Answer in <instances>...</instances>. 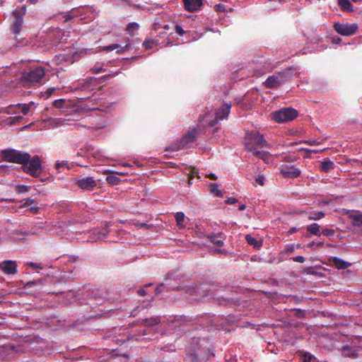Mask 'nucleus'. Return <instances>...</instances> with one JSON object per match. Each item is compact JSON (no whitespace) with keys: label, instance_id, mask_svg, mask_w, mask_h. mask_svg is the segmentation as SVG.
Returning <instances> with one entry per match:
<instances>
[{"label":"nucleus","instance_id":"1","mask_svg":"<svg viewBox=\"0 0 362 362\" xmlns=\"http://www.w3.org/2000/svg\"><path fill=\"white\" fill-rule=\"evenodd\" d=\"M245 145L247 150L252 153L259 149L269 148L270 146L264 139L263 135L255 130L246 134Z\"/></svg>","mask_w":362,"mask_h":362},{"label":"nucleus","instance_id":"2","mask_svg":"<svg viewBox=\"0 0 362 362\" xmlns=\"http://www.w3.org/2000/svg\"><path fill=\"white\" fill-rule=\"evenodd\" d=\"M45 74V69L42 66H37L23 73L21 78L23 86H31L37 83H41Z\"/></svg>","mask_w":362,"mask_h":362},{"label":"nucleus","instance_id":"3","mask_svg":"<svg viewBox=\"0 0 362 362\" xmlns=\"http://www.w3.org/2000/svg\"><path fill=\"white\" fill-rule=\"evenodd\" d=\"M291 69L275 73L267 78L264 84L267 88H275L281 86L291 78Z\"/></svg>","mask_w":362,"mask_h":362},{"label":"nucleus","instance_id":"4","mask_svg":"<svg viewBox=\"0 0 362 362\" xmlns=\"http://www.w3.org/2000/svg\"><path fill=\"white\" fill-rule=\"evenodd\" d=\"M26 6H18L12 12L11 29L13 34H20L23 25V17L26 13Z\"/></svg>","mask_w":362,"mask_h":362},{"label":"nucleus","instance_id":"5","mask_svg":"<svg viewBox=\"0 0 362 362\" xmlns=\"http://www.w3.org/2000/svg\"><path fill=\"white\" fill-rule=\"evenodd\" d=\"M1 153L5 160L23 165L28 163L30 158L29 153H22L15 149H5L1 151Z\"/></svg>","mask_w":362,"mask_h":362},{"label":"nucleus","instance_id":"6","mask_svg":"<svg viewBox=\"0 0 362 362\" xmlns=\"http://www.w3.org/2000/svg\"><path fill=\"white\" fill-rule=\"evenodd\" d=\"M298 116V112L291 107L281 108L271 113V118L278 123L288 122Z\"/></svg>","mask_w":362,"mask_h":362},{"label":"nucleus","instance_id":"7","mask_svg":"<svg viewBox=\"0 0 362 362\" xmlns=\"http://www.w3.org/2000/svg\"><path fill=\"white\" fill-rule=\"evenodd\" d=\"M24 171L30 174L34 177H38L41 173V162L37 156H34L32 159L25 163Z\"/></svg>","mask_w":362,"mask_h":362},{"label":"nucleus","instance_id":"8","mask_svg":"<svg viewBox=\"0 0 362 362\" xmlns=\"http://www.w3.org/2000/svg\"><path fill=\"white\" fill-rule=\"evenodd\" d=\"M358 28V25L356 23H335L334 24V28L336 32L344 36H350L355 34Z\"/></svg>","mask_w":362,"mask_h":362},{"label":"nucleus","instance_id":"9","mask_svg":"<svg viewBox=\"0 0 362 362\" xmlns=\"http://www.w3.org/2000/svg\"><path fill=\"white\" fill-rule=\"evenodd\" d=\"M197 130L192 129L188 132L181 140L175 144L174 150H179L184 148H189L195 142L197 139Z\"/></svg>","mask_w":362,"mask_h":362},{"label":"nucleus","instance_id":"10","mask_svg":"<svg viewBox=\"0 0 362 362\" xmlns=\"http://www.w3.org/2000/svg\"><path fill=\"white\" fill-rule=\"evenodd\" d=\"M280 173L285 178H297L300 175V170L294 165H282L279 168Z\"/></svg>","mask_w":362,"mask_h":362},{"label":"nucleus","instance_id":"11","mask_svg":"<svg viewBox=\"0 0 362 362\" xmlns=\"http://www.w3.org/2000/svg\"><path fill=\"white\" fill-rule=\"evenodd\" d=\"M76 184L81 189L88 191L93 190L97 185V182L93 177L79 178L76 180Z\"/></svg>","mask_w":362,"mask_h":362},{"label":"nucleus","instance_id":"12","mask_svg":"<svg viewBox=\"0 0 362 362\" xmlns=\"http://www.w3.org/2000/svg\"><path fill=\"white\" fill-rule=\"evenodd\" d=\"M231 105L228 103H224L216 112V118L211 123V126H214L218 123V120L226 119L230 113Z\"/></svg>","mask_w":362,"mask_h":362},{"label":"nucleus","instance_id":"13","mask_svg":"<svg viewBox=\"0 0 362 362\" xmlns=\"http://www.w3.org/2000/svg\"><path fill=\"white\" fill-rule=\"evenodd\" d=\"M17 263L13 260H4L0 262V269L6 274H15L17 272Z\"/></svg>","mask_w":362,"mask_h":362},{"label":"nucleus","instance_id":"14","mask_svg":"<svg viewBox=\"0 0 362 362\" xmlns=\"http://www.w3.org/2000/svg\"><path fill=\"white\" fill-rule=\"evenodd\" d=\"M204 0H182L184 8L189 12L200 11L203 6Z\"/></svg>","mask_w":362,"mask_h":362},{"label":"nucleus","instance_id":"15","mask_svg":"<svg viewBox=\"0 0 362 362\" xmlns=\"http://www.w3.org/2000/svg\"><path fill=\"white\" fill-rule=\"evenodd\" d=\"M109 233V229L107 226L102 228L94 229L90 232V235L88 236V241H96L97 240L103 239L106 237Z\"/></svg>","mask_w":362,"mask_h":362},{"label":"nucleus","instance_id":"16","mask_svg":"<svg viewBox=\"0 0 362 362\" xmlns=\"http://www.w3.org/2000/svg\"><path fill=\"white\" fill-rule=\"evenodd\" d=\"M90 9V8L88 7H80L78 8H74L71 11H69L68 13H63L60 14L59 16H62L63 18H64V21L67 22L71 19L78 18L79 16H82V13Z\"/></svg>","mask_w":362,"mask_h":362},{"label":"nucleus","instance_id":"17","mask_svg":"<svg viewBox=\"0 0 362 362\" xmlns=\"http://www.w3.org/2000/svg\"><path fill=\"white\" fill-rule=\"evenodd\" d=\"M34 105L35 103L33 102H30L29 103L18 104L11 109L13 110V114L21 113L23 115H26L30 111L32 106Z\"/></svg>","mask_w":362,"mask_h":362},{"label":"nucleus","instance_id":"18","mask_svg":"<svg viewBox=\"0 0 362 362\" xmlns=\"http://www.w3.org/2000/svg\"><path fill=\"white\" fill-rule=\"evenodd\" d=\"M70 118H52L49 117L47 119V122L49 123V127L52 129H55L59 127H62L66 124V122L70 121Z\"/></svg>","mask_w":362,"mask_h":362},{"label":"nucleus","instance_id":"19","mask_svg":"<svg viewBox=\"0 0 362 362\" xmlns=\"http://www.w3.org/2000/svg\"><path fill=\"white\" fill-rule=\"evenodd\" d=\"M330 261L338 269H345L351 266V263L346 262L338 257H332Z\"/></svg>","mask_w":362,"mask_h":362},{"label":"nucleus","instance_id":"20","mask_svg":"<svg viewBox=\"0 0 362 362\" xmlns=\"http://www.w3.org/2000/svg\"><path fill=\"white\" fill-rule=\"evenodd\" d=\"M129 46H130L129 44H127L124 47H121L118 44H112V45H110L108 46L103 47L102 49L104 50V51H107V52H110V51L117 49V52L118 54H122V53L124 52V51L127 49H128V47Z\"/></svg>","mask_w":362,"mask_h":362},{"label":"nucleus","instance_id":"21","mask_svg":"<svg viewBox=\"0 0 362 362\" xmlns=\"http://www.w3.org/2000/svg\"><path fill=\"white\" fill-rule=\"evenodd\" d=\"M208 238L210 240V241L218 246L221 247L223 245V234L222 233H218L216 234H210L208 235Z\"/></svg>","mask_w":362,"mask_h":362},{"label":"nucleus","instance_id":"22","mask_svg":"<svg viewBox=\"0 0 362 362\" xmlns=\"http://www.w3.org/2000/svg\"><path fill=\"white\" fill-rule=\"evenodd\" d=\"M253 155L255 156L257 158L262 159L266 163H269L271 160V154L266 151H263L262 149H259L253 153Z\"/></svg>","mask_w":362,"mask_h":362},{"label":"nucleus","instance_id":"23","mask_svg":"<svg viewBox=\"0 0 362 362\" xmlns=\"http://www.w3.org/2000/svg\"><path fill=\"white\" fill-rule=\"evenodd\" d=\"M334 163L329 159H325L320 163V170L322 172H328L334 168Z\"/></svg>","mask_w":362,"mask_h":362},{"label":"nucleus","instance_id":"24","mask_svg":"<svg viewBox=\"0 0 362 362\" xmlns=\"http://www.w3.org/2000/svg\"><path fill=\"white\" fill-rule=\"evenodd\" d=\"M296 250V245L295 244H287L285 245L284 248L281 250L279 255L280 257L284 258L285 255H288L293 253Z\"/></svg>","mask_w":362,"mask_h":362},{"label":"nucleus","instance_id":"25","mask_svg":"<svg viewBox=\"0 0 362 362\" xmlns=\"http://www.w3.org/2000/svg\"><path fill=\"white\" fill-rule=\"evenodd\" d=\"M160 322L159 317H153L151 318H146L142 320V323L147 327H151L158 325Z\"/></svg>","mask_w":362,"mask_h":362},{"label":"nucleus","instance_id":"26","mask_svg":"<svg viewBox=\"0 0 362 362\" xmlns=\"http://www.w3.org/2000/svg\"><path fill=\"white\" fill-rule=\"evenodd\" d=\"M307 230L313 235H320V226L317 223H313L307 227Z\"/></svg>","mask_w":362,"mask_h":362},{"label":"nucleus","instance_id":"27","mask_svg":"<svg viewBox=\"0 0 362 362\" xmlns=\"http://www.w3.org/2000/svg\"><path fill=\"white\" fill-rule=\"evenodd\" d=\"M245 240L249 245H252L255 248H259L262 246V243L257 241L251 235H247L245 236Z\"/></svg>","mask_w":362,"mask_h":362},{"label":"nucleus","instance_id":"28","mask_svg":"<svg viewBox=\"0 0 362 362\" xmlns=\"http://www.w3.org/2000/svg\"><path fill=\"white\" fill-rule=\"evenodd\" d=\"M353 220V225L355 226H362V214L356 213L351 215Z\"/></svg>","mask_w":362,"mask_h":362},{"label":"nucleus","instance_id":"29","mask_svg":"<svg viewBox=\"0 0 362 362\" xmlns=\"http://www.w3.org/2000/svg\"><path fill=\"white\" fill-rule=\"evenodd\" d=\"M53 105L54 107L60 109L63 107H68L69 106V103L67 102L65 99H57L53 102Z\"/></svg>","mask_w":362,"mask_h":362},{"label":"nucleus","instance_id":"30","mask_svg":"<svg viewBox=\"0 0 362 362\" xmlns=\"http://www.w3.org/2000/svg\"><path fill=\"white\" fill-rule=\"evenodd\" d=\"M210 192L215 194L216 197H221L223 196V193L221 190L218 188V186L216 183H211L209 185Z\"/></svg>","mask_w":362,"mask_h":362},{"label":"nucleus","instance_id":"31","mask_svg":"<svg viewBox=\"0 0 362 362\" xmlns=\"http://www.w3.org/2000/svg\"><path fill=\"white\" fill-rule=\"evenodd\" d=\"M21 202V204L20 206V208L30 207V206H33V204H37L35 199H34L31 197L24 199Z\"/></svg>","mask_w":362,"mask_h":362},{"label":"nucleus","instance_id":"32","mask_svg":"<svg viewBox=\"0 0 362 362\" xmlns=\"http://www.w3.org/2000/svg\"><path fill=\"white\" fill-rule=\"evenodd\" d=\"M338 2L339 5L344 11H349L352 10L349 0H338Z\"/></svg>","mask_w":362,"mask_h":362},{"label":"nucleus","instance_id":"33","mask_svg":"<svg viewBox=\"0 0 362 362\" xmlns=\"http://www.w3.org/2000/svg\"><path fill=\"white\" fill-rule=\"evenodd\" d=\"M175 220H176L177 226L180 228H183L184 227L183 223H184V220L185 218L184 213L183 212H177L175 214Z\"/></svg>","mask_w":362,"mask_h":362},{"label":"nucleus","instance_id":"34","mask_svg":"<svg viewBox=\"0 0 362 362\" xmlns=\"http://www.w3.org/2000/svg\"><path fill=\"white\" fill-rule=\"evenodd\" d=\"M139 25L137 23L132 22L128 24L126 30L128 33H129L131 35H132L134 31H136L139 29Z\"/></svg>","mask_w":362,"mask_h":362},{"label":"nucleus","instance_id":"35","mask_svg":"<svg viewBox=\"0 0 362 362\" xmlns=\"http://www.w3.org/2000/svg\"><path fill=\"white\" fill-rule=\"evenodd\" d=\"M106 181L108 184H110L112 185H116L119 183V178L115 175H109L107 177Z\"/></svg>","mask_w":362,"mask_h":362},{"label":"nucleus","instance_id":"36","mask_svg":"<svg viewBox=\"0 0 362 362\" xmlns=\"http://www.w3.org/2000/svg\"><path fill=\"white\" fill-rule=\"evenodd\" d=\"M146 329H142L139 330V334L138 336L136 334H129V335L127 337V339L128 340L135 339L136 341H139V340H140L139 337L141 335H142V336L146 335Z\"/></svg>","mask_w":362,"mask_h":362},{"label":"nucleus","instance_id":"37","mask_svg":"<svg viewBox=\"0 0 362 362\" xmlns=\"http://www.w3.org/2000/svg\"><path fill=\"white\" fill-rule=\"evenodd\" d=\"M315 357L310 353H305L302 356V362H314Z\"/></svg>","mask_w":362,"mask_h":362},{"label":"nucleus","instance_id":"38","mask_svg":"<svg viewBox=\"0 0 362 362\" xmlns=\"http://www.w3.org/2000/svg\"><path fill=\"white\" fill-rule=\"evenodd\" d=\"M325 214L322 211H317L314 213L313 215L309 216L308 219L309 220H320L325 217Z\"/></svg>","mask_w":362,"mask_h":362},{"label":"nucleus","instance_id":"39","mask_svg":"<svg viewBox=\"0 0 362 362\" xmlns=\"http://www.w3.org/2000/svg\"><path fill=\"white\" fill-rule=\"evenodd\" d=\"M264 181H265V177L263 175H258L255 177V183L257 185L262 186L264 185Z\"/></svg>","mask_w":362,"mask_h":362},{"label":"nucleus","instance_id":"40","mask_svg":"<svg viewBox=\"0 0 362 362\" xmlns=\"http://www.w3.org/2000/svg\"><path fill=\"white\" fill-rule=\"evenodd\" d=\"M322 233L327 237H332L334 235L335 230L330 228H325L322 230Z\"/></svg>","mask_w":362,"mask_h":362},{"label":"nucleus","instance_id":"41","mask_svg":"<svg viewBox=\"0 0 362 362\" xmlns=\"http://www.w3.org/2000/svg\"><path fill=\"white\" fill-rule=\"evenodd\" d=\"M68 165H69V163L66 160H62V161L57 160L56 163V168L57 169H59L63 167L69 168Z\"/></svg>","mask_w":362,"mask_h":362},{"label":"nucleus","instance_id":"42","mask_svg":"<svg viewBox=\"0 0 362 362\" xmlns=\"http://www.w3.org/2000/svg\"><path fill=\"white\" fill-rule=\"evenodd\" d=\"M27 265L30 266V267H32L33 269H42L43 268V267L40 264L33 262H27Z\"/></svg>","mask_w":362,"mask_h":362},{"label":"nucleus","instance_id":"43","mask_svg":"<svg viewBox=\"0 0 362 362\" xmlns=\"http://www.w3.org/2000/svg\"><path fill=\"white\" fill-rule=\"evenodd\" d=\"M215 8L216 11L218 12H225L226 11V7L224 4H218L215 6Z\"/></svg>","mask_w":362,"mask_h":362},{"label":"nucleus","instance_id":"44","mask_svg":"<svg viewBox=\"0 0 362 362\" xmlns=\"http://www.w3.org/2000/svg\"><path fill=\"white\" fill-rule=\"evenodd\" d=\"M28 210L33 214H37L39 212L40 208L36 205V204H35L33 206H30Z\"/></svg>","mask_w":362,"mask_h":362},{"label":"nucleus","instance_id":"45","mask_svg":"<svg viewBox=\"0 0 362 362\" xmlns=\"http://www.w3.org/2000/svg\"><path fill=\"white\" fill-rule=\"evenodd\" d=\"M23 119V116L17 115L11 118V124H16L20 122Z\"/></svg>","mask_w":362,"mask_h":362},{"label":"nucleus","instance_id":"46","mask_svg":"<svg viewBox=\"0 0 362 362\" xmlns=\"http://www.w3.org/2000/svg\"><path fill=\"white\" fill-rule=\"evenodd\" d=\"M292 259L294 262H299V263H303L305 260V259L303 256H296V257H293Z\"/></svg>","mask_w":362,"mask_h":362},{"label":"nucleus","instance_id":"47","mask_svg":"<svg viewBox=\"0 0 362 362\" xmlns=\"http://www.w3.org/2000/svg\"><path fill=\"white\" fill-rule=\"evenodd\" d=\"M210 252L212 254H222L225 252V250L220 249V248H211Z\"/></svg>","mask_w":362,"mask_h":362},{"label":"nucleus","instance_id":"48","mask_svg":"<svg viewBox=\"0 0 362 362\" xmlns=\"http://www.w3.org/2000/svg\"><path fill=\"white\" fill-rule=\"evenodd\" d=\"M71 125H72L74 127V128H76L77 129H86V125H83L81 123H73V124H70Z\"/></svg>","mask_w":362,"mask_h":362},{"label":"nucleus","instance_id":"49","mask_svg":"<svg viewBox=\"0 0 362 362\" xmlns=\"http://www.w3.org/2000/svg\"><path fill=\"white\" fill-rule=\"evenodd\" d=\"M104 69L100 66H95L92 68V71L95 74H100L101 73Z\"/></svg>","mask_w":362,"mask_h":362},{"label":"nucleus","instance_id":"50","mask_svg":"<svg viewBox=\"0 0 362 362\" xmlns=\"http://www.w3.org/2000/svg\"><path fill=\"white\" fill-rule=\"evenodd\" d=\"M238 202V199L235 197H230L226 200V203L228 204H233Z\"/></svg>","mask_w":362,"mask_h":362},{"label":"nucleus","instance_id":"51","mask_svg":"<svg viewBox=\"0 0 362 362\" xmlns=\"http://www.w3.org/2000/svg\"><path fill=\"white\" fill-rule=\"evenodd\" d=\"M296 311H297L296 312L297 317H304L305 316V310H300V309H297Z\"/></svg>","mask_w":362,"mask_h":362},{"label":"nucleus","instance_id":"52","mask_svg":"<svg viewBox=\"0 0 362 362\" xmlns=\"http://www.w3.org/2000/svg\"><path fill=\"white\" fill-rule=\"evenodd\" d=\"M159 29H162V30H168V29H169V25H163V27H160H160L157 26L156 24H155V25H153V30H154L155 31H158V30H159Z\"/></svg>","mask_w":362,"mask_h":362},{"label":"nucleus","instance_id":"53","mask_svg":"<svg viewBox=\"0 0 362 362\" xmlns=\"http://www.w3.org/2000/svg\"><path fill=\"white\" fill-rule=\"evenodd\" d=\"M342 351H343V353H344L345 355H349H349H351V353H350L351 349H350V348H349L348 346H344L343 347Z\"/></svg>","mask_w":362,"mask_h":362},{"label":"nucleus","instance_id":"54","mask_svg":"<svg viewBox=\"0 0 362 362\" xmlns=\"http://www.w3.org/2000/svg\"><path fill=\"white\" fill-rule=\"evenodd\" d=\"M42 280H41V279L37 280V281H30L27 284V286H31L33 285H36V284H42Z\"/></svg>","mask_w":362,"mask_h":362},{"label":"nucleus","instance_id":"55","mask_svg":"<svg viewBox=\"0 0 362 362\" xmlns=\"http://www.w3.org/2000/svg\"><path fill=\"white\" fill-rule=\"evenodd\" d=\"M305 142L310 146H317L320 144V142L317 141L316 140H308Z\"/></svg>","mask_w":362,"mask_h":362},{"label":"nucleus","instance_id":"56","mask_svg":"<svg viewBox=\"0 0 362 362\" xmlns=\"http://www.w3.org/2000/svg\"><path fill=\"white\" fill-rule=\"evenodd\" d=\"M176 32L179 35H182L184 33L183 29L180 25H176Z\"/></svg>","mask_w":362,"mask_h":362},{"label":"nucleus","instance_id":"57","mask_svg":"<svg viewBox=\"0 0 362 362\" xmlns=\"http://www.w3.org/2000/svg\"><path fill=\"white\" fill-rule=\"evenodd\" d=\"M298 230V228H296V227L291 228L288 231V234H289V235L293 234V233H296Z\"/></svg>","mask_w":362,"mask_h":362},{"label":"nucleus","instance_id":"58","mask_svg":"<svg viewBox=\"0 0 362 362\" xmlns=\"http://www.w3.org/2000/svg\"><path fill=\"white\" fill-rule=\"evenodd\" d=\"M10 69V67L6 66V68H2L0 69V74H7L8 71Z\"/></svg>","mask_w":362,"mask_h":362},{"label":"nucleus","instance_id":"59","mask_svg":"<svg viewBox=\"0 0 362 362\" xmlns=\"http://www.w3.org/2000/svg\"><path fill=\"white\" fill-rule=\"evenodd\" d=\"M21 234H22L23 235H36V234H37V233L35 230H33L31 232L24 231V232H21Z\"/></svg>","mask_w":362,"mask_h":362},{"label":"nucleus","instance_id":"60","mask_svg":"<svg viewBox=\"0 0 362 362\" xmlns=\"http://www.w3.org/2000/svg\"><path fill=\"white\" fill-rule=\"evenodd\" d=\"M153 43V42H149V41H145L144 42V45L145 46V47L146 49H149V48H151L152 46L151 45V44Z\"/></svg>","mask_w":362,"mask_h":362},{"label":"nucleus","instance_id":"61","mask_svg":"<svg viewBox=\"0 0 362 362\" xmlns=\"http://www.w3.org/2000/svg\"><path fill=\"white\" fill-rule=\"evenodd\" d=\"M207 177L214 180L217 179V176L214 173H209Z\"/></svg>","mask_w":362,"mask_h":362},{"label":"nucleus","instance_id":"62","mask_svg":"<svg viewBox=\"0 0 362 362\" xmlns=\"http://www.w3.org/2000/svg\"><path fill=\"white\" fill-rule=\"evenodd\" d=\"M54 91H55V88H48L46 93L48 95H51Z\"/></svg>","mask_w":362,"mask_h":362},{"label":"nucleus","instance_id":"63","mask_svg":"<svg viewBox=\"0 0 362 362\" xmlns=\"http://www.w3.org/2000/svg\"><path fill=\"white\" fill-rule=\"evenodd\" d=\"M138 294L140 296H145L146 295V291L144 288H141L138 290L137 291Z\"/></svg>","mask_w":362,"mask_h":362},{"label":"nucleus","instance_id":"64","mask_svg":"<svg viewBox=\"0 0 362 362\" xmlns=\"http://www.w3.org/2000/svg\"><path fill=\"white\" fill-rule=\"evenodd\" d=\"M341 38L340 37H337V38H334L333 39V42L334 43H336V44H338L341 42Z\"/></svg>","mask_w":362,"mask_h":362}]
</instances>
